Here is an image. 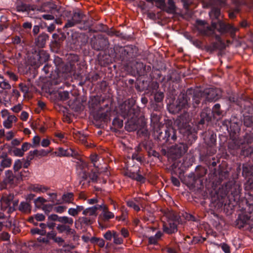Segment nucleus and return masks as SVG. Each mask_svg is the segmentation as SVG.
<instances>
[{"mask_svg": "<svg viewBox=\"0 0 253 253\" xmlns=\"http://www.w3.org/2000/svg\"><path fill=\"white\" fill-rule=\"evenodd\" d=\"M235 7L229 12V17L231 19L235 18L236 14L240 11V6L243 4V2L239 0H234Z\"/></svg>", "mask_w": 253, "mask_h": 253, "instance_id": "nucleus-32", "label": "nucleus"}, {"mask_svg": "<svg viewBox=\"0 0 253 253\" xmlns=\"http://www.w3.org/2000/svg\"><path fill=\"white\" fill-rule=\"evenodd\" d=\"M230 103H234L239 104V100L237 95L235 93H232L228 97Z\"/></svg>", "mask_w": 253, "mask_h": 253, "instance_id": "nucleus-62", "label": "nucleus"}, {"mask_svg": "<svg viewBox=\"0 0 253 253\" xmlns=\"http://www.w3.org/2000/svg\"><path fill=\"white\" fill-rule=\"evenodd\" d=\"M56 229L59 233H65L67 235L75 236L76 231L70 228V225L59 224L56 226Z\"/></svg>", "mask_w": 253, "mask_h": 253, "instance_id": "nucleus-26", "label": "nucleus"}, {"mask_svg": "<svg viewBox=\"0 0 253 253\" xmlns=\"http://www.w3.org/2000/svg\"><path fill=\"white\" fill-rule=\"evenodd\" d=\"M48 34L42 32L35 38L34 43L38 48H43L46 42L49 40Z\"/></svg>", "mask_w": 253, "mask_h": 253, "instance_id": "nucleus-23", "label": "nucleus"}, {"mask_svg": "<svg viewBox=\"0 0 253 253\" xmlns=\"http://www.w3.org/2000/svg\"><path fill=\"white\" fill-rule=\"evenodd\" d=\"M159 84L157 82H152L150 83L146 87H143L142 90L148 89L151 92V94L159 91Z\"/></svg>", "mask_w": 253, "mask_h": 253, "instance_id": "nucleus-39", "label": "nucleus"}, {"mask_svg": "<svg viewBox=\"0 0 253 253\" xmlns=\"http://www.w3.org/2000/svg\"><path fill=\"white\" fill-rule=\"evenodd\" d=\"M99 168H95V169H92L90 172L88 173V177L92 182H96L97 181L99 174Z\"/></svg>", "mask_w": 253, "mask_h": 253, "instance_id": "nucleus-43", "label": "nucleus"}, {"mask_svg": "<svg viewBox=\"0 0 253 253\" xmlns=\"http://www.w3.org/2000/svg\"><path fill=\"white\" fill-rule=\"evenodd\" d=\"M91 47L96 51H103L108 48L109 42L107 37L102 34L93 36L90 42Z\"/></svg>", "mask_w": 253, "mask_h": 253, "instance_id": "nucleus-14", "label": "nucleus"}, {"mask_svg": "<svg viewBox=\"0 0 253 253\" xmlns=\"http://www.w3.org/2000/svg\"><path fill=\"white\" fill-rule=\"evenodd\" d=\"M136 69L138 72L141 74H144L145 70H146V66L143 63H139L136 62Z\"/></svg>", "mask_w": 253, "mask_h": 253, "instance_id": "nucleus-58", "label": "nucleus"}, {"mask_svg": "<svg viewBox=\"0 0 253 253\" xmlns=\"http://www.w3.org/2000/svg\"><path fill=\"white\" fill-rule=\"evenodd\" d=\"M105 33H106L108 36H116L118 37H120L124 39L126 38V37L124 35L123 33L120 32V31H116L112 28L109 29L108 27L107 30L105 31Z\"/></svg>", "mask_w": 253, "mask_h": 253, "instance_id": "nucleus-42", "label": "nucleus"}, {"mask_svg": "<svg viewBox=\"0 0 253 253\" xmlns=\"http://www.w3.org/2000/svg\"><path fill=\"white\" fill-rule=\"evenodd\" d=\"M220 105L216 103L213 106L212 110L207 107L203 110L199 116H198V127L202 129L207 124L211 121L212 118H216V117H220L223 116V112L221 110Z\"/></svg>", "mask_w": 253, "mask_h": 253, "instance_id": "nucleus-9", "label": "nucleus"}, {"mask_svg": "<svg viewBox=\"0 0 253 253\" xmlns=\"http://www.w3.org/2000/svg\"><path fill=\"white\" fill-rule=\"evenodd\" d=\"M224 3L222 0H210V4L211 5V10L209 12V15L211 18L216 20L217 21L211 22V27L206 26V22L202 20L198 19L196 23L198 27L197 31L199 33L203 36H210L214 34V31L216 30L220 34L230 33L234 34L238 30L237 28L229 24H226L219 20L220 15V6Z\"/></svg>", "mask_w": 253, "mask_h": 253, "instance_id": "nucleus-2", "label": "nucleus"}, {"mask_svg": "<svg viewBox=\"0 0 253 253\" xmlns=\"http://www.w3.org/2000/svg\"><path fill=\"white\" fill-rule=\"evenodd\" d=\"M29 171L26 170H23L20 172H18L17 173H15V177L17 180H22L23 177H26Z\"/></svg>", "mask_w": 253, "mask_h": 253, "instance_id": "nucleus-63", "label": "nucleus"}, {"mask_svg": "<svg viewBox=\"0 0 253 253\" xmlns=\"http://www.w3.org/2000/svg\"><path fill=\"white\" fill-rule=\"evenodd\" d=\"M247 180L244 184L245 189L246 191H250L253 189V177H250L246 179Z\"/></svg>", "mask_w": 253, "mask_h": 253, "instance_id": "nucleus-50", "label": "nucleus"}, {"mask_svg": "<svg viewBox=\"0 0 253 253\" xmlns=\"http://www.w3.org/2000/svg\"><path fill=\"white\" fill-rule=\"evenodd\" d=\"M113 239L114 243L116 245H121L123 243V239L119 236V234L117 232H114Z\"/></svg>", "mask_w": 253, "mask_h": 253, "instance_id": "nucleus-56", "label": "nucleus"}, {"mask_svg": "<svg viewBox=\"0 0 253 253\" xmlns=\"http://www.w3.org/2000/svg\"><path fill=\"white\" fill-rule=\"evenodd\" d=\"M42 17L43 19L46 20H54L55 19V21L56 23L59 24H61V21L59 19H57V18L55 19V17H56L55 15L51 13H48L45 14H43L42 15Z\"/></svg>", "mask_w": 253, "mask_h": 253, "instance_id": "nucleus-51", "label": "nucleus"}, {"mask_svg": "<svg viewBox=\"0 0 253 253\" xmlns=\"http://www.w3.org/2000/svg\"><path fill=\"white\" fill-rule=\"evenodd\" d=\"M49 55L45 50L40 49L35 50L30 57L29 62L34 68H38L43 63H45L49 59Z\"/></svg>", "mask_w": 253, "mask_h": 253, "instance_id": "nucleus-13", "label": "nucleus"}, {"mask_svg": "<svg viewBox=\"0 0 253 253\" xmlns=\"http://www.w3.org/2000/svg\"><path fill=\"white\" fill-rule=\"evenodd\" d=\"M114 232L116 231L108 230L103 235L104 238L108 241H111L114 237Z\"/></svg>", "mask_w": 253, "mask_h": 253, "instance_id": "nucleus-64", "label": "nucleus"}, {"mask_svg": "<svg viewBox=\"0 0 253 253\" xmlns=\"http://www.w3.org/2000/svg\"><path fill=\"white\" fill-rule=\"evenodd\" d=\"M152 95H153L154 96V99H152L153 100L158 102L163 103L164 93L163 91H156V92L152 93Z\"/></svg>", "mask_w": 253, "mask_h": 253, "instance_id": "nucleus-46", "label": "nucleus"}, {"mask_svg": "<svg viewBox=\"0 0 253 253\" xmlns=\"http://www.w3.org/2000/svg\"><path fill=\"white\" fill-rule=\"evenodd\" d=\"M53 68L48 64H45L43 67L42 68V71L43 72L45 75L48 76V74L50 76L51 73L53 72Z\"/></svg>", "mask_w": 253, "mask_h": 253, "instance_id": "nucleus-53", "label": "nucleus"}, {"mask_svg": "<svg viewBox=\"0 0 253 253\" xmlns=\"http://www.w3.org/2000/svg\"><path fill=\"white\" fill-rule=\"evenodd\" d=\"M48 201L47 200L45 199L43 197H39L37 199H36L34 202L36 208L38 209H40L42 208V205H44L43 204Z\"/></svg>", "mask_w": 253, "mask_h": 253, "instance_id": "nucleus-49", "label": "nucleus"}, {"mask_svg": "<svg viewBox=\"0 0 253 253\" xmlns=\"http://www.w3.org/2000/svg\"><path fill=\"white\" fill-rule=\"evenodd\" d=\"M93 223V218L90 217H80L75 221V226L77 228H82L83 227L90 225Z\"/></svg>", "mask_w": 253, "mask_h": 253, "instance_id": "nucleus-24", "label": "nucleus"}, {"mask_svg": "<svg viewBox=\"0 0 253 253\" xmlns=\"http://www.w3.org/2000/svg\"><path fill=\"white\" fill-rule=\"evenodd\" d=\"M19 210L23 212L30 213L32 206L31 204L27 202H21L19 206Z\"/></svg>", "mask_w": 253, "mask_h": 253, "instance_id": "nucleus-37", "label": "nucleus"}, {"mask_svg": "<svg viewBox=\"0 0 253 253\" xmlns=\"http://www.w3.org/2000/svg\"><path fill=\"white\" fill-rule=\"evenodd\" d=\"M102 208V205H97L93 207L85 209L83 211V214L86 216H89L96 217L97 215V210Z\"/></svg>", "mask_w": 253, "mask_h": 253, "instance_id": "nucleus-27", "label": "nucleus"}, {"mask_svg": "<svg viewBox=\"0 0 253 253\" xmlns=\"http://www.w3.org/2000/svg\"><path fill=\"white\" fill-rule=\"evenodd\" d=\"M112 125L118 128H121L123 126V121L116 117L113 120Z\"/></svg>", "mask_w": 253, "mask_h": 253, "instance_id": "nucleus-54", "label": "nucleus"}, {"mask_svg": "<svg viewBox=\"0 0 253 253\" xmlns=\"http://www.w3.org/2000/svg\"><path fill=\"white\" fill-rule=\"evenodd\" d=\"M177 130L173 127L162 126L154 127L153 135L155 140L163 145L174 142L177 138Z\"/></svg>", "mask_w": 253, "mask_h": 253, "instance_id": "nucleus-8", "label": "nucleus"}, {"mask_svg": "<svg viewBox=\"0 0 253 253\" xmlns=\"http://www.w3.org/2000/svg\"><path fill=\"white\" fill-rule=\"evenodd\" d=\"M242 175L247 179L253 177V165L249 164H243L242 166Z\"/></svg>", "mask_w": 253, "mask_h": 253, "instance_id": "nucleus-29", "label": "nucleus"}, {"mask_svg": "<svg viewBox=\"0 0 253 253\" xmlns=\"http://www.w3.org/2000/svg\"><path fill=\"white\" fill-rule=\"evenodd\" d=\"M141 148L140 146H137L135 148L134 152L131 156L132 160H136L137 162L141 163L143 161V155L141 153Z\"/></svg>", "mask_w": 253, "mask_h": 253, "instance_id": "nucleus-31", "label": "nucleus"}, {"mask_svg": "<svg viewBox=\"0 0 253 253\" xmlns=\"http://www.w3.org/2000/svg\"><path fill=\"white\" fill-rule=\"evenodd\" d=\"M233 149L237 151V153H240L241 156L249 157L253 154V147L246 144L233 143Z\"/></svg>", "mask_w": 253, "mask_h": 253, "instance_id": "nucleus-19", "label": "nucleus"}, {"mask_svg": "<svg viewBox=\"0 0 253 253\" xmlns=\"http://www.w3.org/2000/svg\"><path fill=\"white\" fill-rule=\"evenodd\" d=\"M200 134L203 137L205 142L208 146L207 154L210 156L214 154L216 152V135L213 131L210 130L200 132Z\"/></svg>", "mask_w": 253, "mask_h": 253, "instance_id": "nucleus-12", "label": "nucleus"}, {"mask_svg": "<svg viewBox=\"0 0 253 253\" xmlns=\"http://www.w3.org/2000/svg\"><path fill=\"white\" fill-rule=\"evenodd\" d=\"M178 218L174 214L170 215L167 222L163 223V229L164 232L172 234L177 231V226L175 222L178 221Z\"/></svg>", "mask_w": 253, "mask_h": 253, "instance_id": "nucleus-18", "label": "nucleus"}, {"mask_svg": "<svg viewBox=\"0 0 253 253\" xmlns=\"http://www.w3.org/2000/svg\"><path fill=\"white\" fill-rule=\"evenodd\" d=\"M5 177L3 180L2 183L6 186L7 184L13 182L14 180V174L11 170H7L5 171Z\"/></svg>", "mask_w": 253, "mask_h": 253, "instance_id": "nucleus-38", "label": "nucleus"}, {"mask_svg": "<svg viewBox=\"0 0 253 253\" xmlns=\"http://www.w3.org/2000/svg\"><path fill=\"white\" fill-rule=\"evenodd\" d=\"M210 170L208 178H206V183L209 182V185L211 186L213 189L220 185L222 181H227L229 177V172L226 169L219 167L216 169L217 162L214 158L209 159L207 163Z\"/></svg>", "mask_w": 253, "mask_h": 253, "instance_id": "nucleus-6", "label": "nucleus"}, {"mask_svg": "<svg viewBox=\"0 0 253 253\" xmlns=\"http://www.w3.org/2000/svg\"><path fill=\"white\" fill-rule=\"evenodd\" d=\"M209 37L215 38L217 41L216 42H212L206 46V49L208 52L211 53L217 50H221L222 48L223 43L221 41L220 36L216 34L214 31V34Z\"/></svg>", "mask_w": 253, "mask_h": 253, "instance_id": "nucleus-21", "label": "nucleus"}, {"mask_svg": "<svg viewBox=\"0 0 253 253\" xmlns=\"http://www.w3.org/2000/svg\"><path fill=\"white\" fill-rule=\"evenodd\" d=\"M58 97L60 100H67L69 98V92L68 91H59Z\"/></svg>", "mask_w": 253, "mask_h": 253, "instance_id": "nucleus-52", "label": "nucleus"}, {"mask_svg": "<svg viewBox=\"0 0 253 253\" xmlns=\"http://www.w3.org/2000/svg\"><path fill=\"white\" fill-rule=\"evenodd\" d=\"M180 131L183 133V138H180L179 142L172 146L169 149V153L172 159H177L182 157L197 139V136L194 129L189 124L187 119L181 116L174 122Z\"/></svg>", "mask_w": 253, "mask_h": 253, "instance_id": "nucleus-3", "label": "nucleus"}, {"mask_svg": "<svg viewBox=\"0 0 253 253\" xmlns=\"http://www.w3.org/2000/svg\"><path fill=\"white\" fill-rule=\"evenodd\" d=\"M91 23L92 21L86 20V16L81 10H77L73 11L71 18L67 20L63 30L66 31L68 28L77 24L81 30H87L92 26Z\"/></svg>", "mask_w": 253, "mask_h": 253, "instance_id": "nucleus-11", "label": "nucleus"}, {"mask_svg": "<svg viewBox=\"0 0 253 253\" xmlns=\"http://www.w3.org/2000/svg\"><path fill=\"white\" fill-rule=\"evenodd\" d=\"M91 162L93 164V167L95 168H98L97 162L99 160V156L96 154H91L90 156Z\"/></svg>", "mask_w": 253, "mask_h": 253, "instance_id": "nucleus-59", "label": "nucleus"}, {"mask_svg": "<svg viewBox=\"0 0 253 253\" xmlns=\"http://www.w3.org/2000/svg\"><path fill=\"white\" fill-rule=\"evenodd\" d=\"M100 105V101L96 98L92 100L90 104L91 107L94 109H100L101 108Z\"/></svg>", "mask_w": 253, "mask_h": 253, "instance_id": "nucleus-61", "label": "nucleus"}, {"mask_svg": "<svg viewBox=\"0 0 253 253\" xmlns=\"http://www.w3.org/2000/svg\"><path fill=\"white\" fill-rule=\"evenodd\" d=\"M73 70V67H71L68 63L65 64L64 62L54 69L58 76H60V74L70 73Z\"/></svg>", "mask_w": 253, "mask_h": 253, "instance_id": "nucleus-28", "label": "nucleus"}, {"mask_svg": "<svg viewBox=\"0 0 253 253\" xmlns=\"http://www.w3.org/2000/svg\"><path fill=\"white\" fill-rule=\"evenodd\" d=\"M243 139L234 140L233 143L246 144L249 145L253 142V131L247 130L243 135Z\"/></svg>", "mask_w": 253, "mask_h": 253, "instance_id": "nucleus-25", "label": "nucleus"}, {"mask_svg": "<svg viewBox=\"0 0 253 253\" xmlns=\"http://www.w3.org/2000/svg\"><path fill=\"white\" fill-rule=\"evenodd\" d=\"M68 63L71 67H73L74 70L75 68V64H78V62L79 60V57L78 55L75 54H70L68 57Z\"/></svg>", "mask_w": 253, "mask_h": 253, "instance_id": "nucleus-35", "label": "nucleus"}, {"mask_svg": "<svg viewBox=\"0 0 253 253\" xmlns=\"http://www.w3.org/2000/svg\"><path fill=\"white\" fill-rule=\"evenodd\" d=\"M48 220L58 221L62 224L72 225L73 224V219L66 216H59L56 214H52L48 216Z\"/></svg>", "mask_w": 253, "mask_h": 253, "instance_id": "nucleus-22", "label": "nucleus"}, {"mask_svg": "<svg viewBox=\"0 0 253 253\" xmlns=\"http://www.w3.org/2000/svg\"><path fill=\"white\" fill-rule=\"evenodd\" d=\"M241 125V121L235 117H232L230 121L225 120L222 123L223 126L226 128L230 135L235 138L240 131Z\"/></svg>", "mask_w": 253, "mask_h": 253, "instance_id": "nucleus-15", "label": "nucleus"}, {"mask_svg": "<svg viewBox=\"0 0 253 253\" xmlns=\"http://www.w3.org/2000/svg\"><path fill=\"white\" fill-rule=\"evenodd\" d=\"M22 161L19 159L16 160L15 161L14 165H13V169H14V172L15 173H16V172L18 171V170L22 168Z\"/></svg>", "mask_w": 253, "mask_h": 253, "instance_id": "nucleus-60", "label": "nucleus"}, {"mask_svg": "<svg viewBox=\"0 0 253 253\" xmlns=\"http://www.w3.org/2000/svg\"><path fill=\"white\" fill-rule=\"evenodd\" d=\"M114 50L116 57L124 62H130L139 55L138 48L133 45H115Z\"/></svg>", "mask_w": 253, "mask_h": 253, "instance_id": "nucleus-10", "label": "nucleus"}, {"mask_svg": "<svg viewBox=\"0 0 253 253\" xmlns=\"http://www.w3.org/2000/svg\"><path fill=\"white\" fill-rule=\"evenodd\" d=\"M74 194L72 193H68L62 195L63 200L66 203H71L73 200Z\"/></svg>", "mask_w": 253, "mask_h": 253, "instance_id": "nucleus-57", "label": "nucleus"}, {"mask_svg": "<svg viewBox=\"0 0 253 253\" xmlns=\"http://www.w3.org/2000/svg\"><path fill=\"white\" fill-rule=\"evenodd\" d=\"M25 1L28 0H16L14 3L15 10L17 12L26 13L29 14L31 11H34L37 9V5L35 4H27Z\"/></svg>", "mask_w": 253, "mask_h": 253, "instance_id": "nucleus-17", "label": "nucleus"}, {"mask_svg": "<svg viewBox=\"0 0 253 253\" xmlns=\"http://www.w3.org/2000/svg\"><path fill=\"white\" fill-rule=\"evenodd\" d=\"M164 107V103L158 102L152 99L149 102V109L151 111L161 112Z\"/></svg>", "mask_w": 253, "mask_h": 253, "instance_id": "nucleus-30", "label": "nucleus"}, {"mask_svg": "<svg viewBox=\"0 0 253 253\" xmlns=\"http://www.w3.org/2000/svg\"><path fill=\"white\" fill-rule=\"evenodd\" d=\"M32 28V24L31 22H26L23 24L22 29L21 30L26 34L29 35V36H32L31 31Z\"/></svg>", "mask_w": 253, "mask_h": 253, "instance_id": "nucleus-47", "label": "nucleus"}, {"mask_svg": "<svg viewBox=\"0 0 253 253\" xmlns=\"http://www.w3.org/2000/svg\"><path fill=\"white\" fill-rule=\"evenodd\" d=\"M213 190L216 195L211 197L209 205L212 211L218 210L222 207L223 202L219 197L222 199L228 195H231L235 198H238L241 191L239 184L233 180L225 181L220 187L218 188L217 186Z\"/></svg>", "mask_w": 253, "mask_h": 253, "instance_id": "nucleus-4", "label": "nucleus"}, {"mask_svg": "<svg viewBox=\"0 0 253 253\" xmlns=\"http://www.w3.org/2000/svg\"><path fill=\"white\" fill-rule=\"evenodd\" d=\"M243 123L246 127L253 128V116H244Z\"/></svg>", "mask_w": 253, "mask_h": 253, "instance_id": "nucleus-44", "label": "nucleus"}, {"mask_svg": "<svg viewBox=\"0 0 253 253\" xmlns=\"http://www.w3.org/2000/svg\"><path fill=\"white\" fill-rule=\"evenodd\" d=\"M76 166L77 169L82 170V171H86L85 169L88 167V164L83 159H81L76 162Z\"/></svg>", "mask_w": 253, "mask_h": 253, "instance_id": "nucleus-48", "label": "nucleus"}, {"mask_svg": "<svg viewBox=\"0 0 253 253\" xmlns=\"http://www.w3.org/2000/svg\"><path fill=\"white\" fill-rule=\"evenodd\" d=\"M31 232L32 234H39L42 236L45 235L46 231L45 230L41 229L38 228H34L31 229Z\"/></svg>", "mask_w": 253, "mask_h": 253, "instance_id": "nucleus-55", "label": "nucleus"}, {"mask_svg": "<svg viewBox=\"0 0 253 253\" xmlns=\"http://www.w3.org/2000/svg\"><path fill=\"white\" fill-rule=\"evenodd\" d=\"M168 6L166 5L165 10L168 13H174L176 10L175 2L173 0H168Z\"/></svg>", "mask_w": 253, "mask_h": 253, "instance_id": "nucleus-41", "label": "nucleus"}, {"mask_svg": "<svg viewBox=\"0 0 253 253\" xmlns=\"http://www.w3.org/2000/svg\"><path fill=\"white\" fill-rule=\"evenodd\" d=\"M54 153L58 157H70L72 155L71 148L69 149H64L62 147H59L57 151H55Z\"/></svg>", "mask_w": 253, "mask_h": 253, "instance_id": "nucleus-36", "label": "nucleus"}, {"mask_svg": "<svg viewBox=\"0 0 253 253\" xmlns=\"http://www.w3.org/2000/svg\"><path fill=\"white\" fill-rule=\"evenodd\" d=\"M122 116L127 118L125 123V129L127 131L136 130L139 127L138 117L140 112V108L135 104L133 99H128L120 106Z\"/></svg>", "mask_w": 253, "mask_h": 253, "instance_id": "nucleus-5", "label": "nucleus"}, {"mask_svg": "<svg viewBox=\"0 0 253 253\" xmlns=\"http://www.w3.org/2000/svg\"><path fill=\"white\" fill-rule=\"evenodd\" d=\"M175 103L171 105L174 110L173 113H178L182 109H187L191 106L193 108L199 107L208 103L215 102L221 98L222 91L218 88H209L203 91L198 88L187 89L185 92H182Z\"/></svg>", "mask_w": 253, "mask_h": 253, "instance_id": "nucleus-1", "label": "nucleus"}, {"mask_svg": "<svg viewBox=\"0 0 253 253\" xmlns=\"http://www.w3.org/2000/svg\"><path fill=\"white\" fill-rule=\"evenodd\" d=\"M252 220L251 216L245 214H239L236 221V226L239 229L249 230L251 228Z\"/></svg>", "mask_w": 253, "mask_h": 253, "instance_id": "nucleus-20", "label": "nucleus"}, {"mask_svg": "<svg viewBox=\"0 0 253 253\" xmlns=\"http://www.w3.org/2000/svg\"><path fill=\"white\" fill-rule=\"evenodd\" d=\"M36 10L47 13L53 14L55 15L56 18L62 15L60 8H58L57 5L52 1L44 2L40 8H37Z\"/></svg>", "mask_w": 253, "mask_h": 253, "instance_id": "nucleus-16", "label": "nucleus"}, {"mask_svg": "<svg viewBox=\"0 0 253 253\" xmlns=\"http://www.w3.org/2000/svg\"><path fill=\"white\" fill-rule=\"evenodd\" d=\"M89 29V31L94 33L98 32H105L107 30V26L102 23H98L93 26L92 28L90 27Z\"/></svg>", "mask_w": 253, "mask_h": 253, "instance_id": "nucleus-40", "label": "nucleus"}, {"mask_svg": "<svg viewBox=\"0 0 253 253\" xmlns=\"http://www.w3.org/2000/svg\"><path fill=\"white\" fill-rule=\"evenodd\" d=\"M207 172V169L204 167L197 166L195 173H191L185 177L184 183L190 189H201L204 187V184L206 186H209V183H206L204 176Z\"/></svg>", "mask_w": 253, "mask_h": 253, "instance_id": "nucleus-7", "label": "nucleus"}, {"mask_svg": "<svg viewBox=\"0 0 253 253\" xmlns=\"http://www.w3.org/2000/svg\"><path fill=\"white\" fill-rule=\"evenodd\" d=\"M29 189L37 193H44L48 189L47 187L39 184H31Z\"/></svg>", "mask_w": 253, "mask_h": 253, "instance_id": "nucleus-34", "label": "nucleus"}, {"mask_svg": "<svg viewBox=\"0 0 253 253\" xmlns=\"http://www.w3.org/2000/svg\"><path fill=\"white\" fill-rule=\"evenodd\" d=\"M102 206L103 216L102 220L103 221H108L109 219L114 217V214L112 212L108 211V208L103 205Z\"/></svg>", "mask_w": 253, "mask_h": 253, "instance_id": "nucleus-33", "label": "nucleus"}, {"mask_svg": "<svg viewBox=\"0 0 253 253\" xmlns=\"http://www.w3.org/2000/svg\"><path fill=\"white\" fill-rule=\"evenodd\" d=\"M12 164V159L10 158L2 160L0 164V172L2 171L5 168H9Z\"/></svg>", "mask_w": 253, "mask_h": 253, "instance_id": "nucleus-45", "label": "nucleus"}]
</instances>
